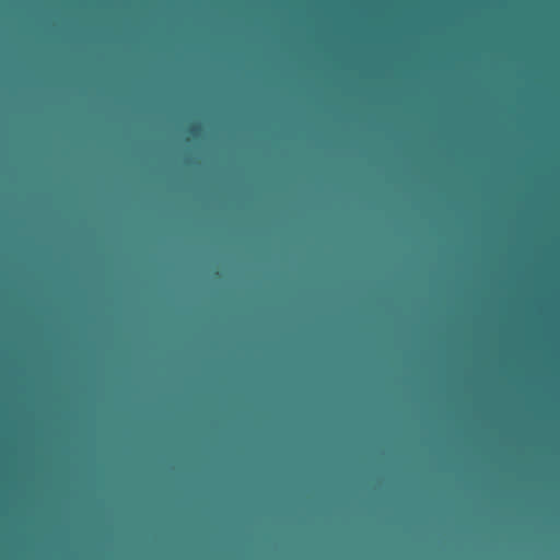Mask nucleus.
I'll return each instance as SVG.
<instances>
[{
    "mask_svg": "<svg viewBox=\"0 0 560 560\" xmlns=\"http://www.w3.org/2000/svg\"><path fill=\"white\" fill-rule=\"evenodd\" d=\"M188 131H189V133L196 136L200 131V126L199 125H192V126L189 127Z\"/></svg>",
    "mask_w": 560,
    "mask_h": 560,
    "instance_id": "f257e3e1",
    "label": "nucleus"
}]
</instances>
